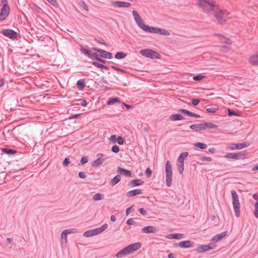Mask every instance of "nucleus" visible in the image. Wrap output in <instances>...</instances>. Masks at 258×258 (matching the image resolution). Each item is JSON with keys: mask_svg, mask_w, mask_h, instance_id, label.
<instances>
[{"mask_svg": "<svg viewBox=\"0 0 258 258\" xmlns=\"http://www.w3.org/2000/svg\"><path fill=\"white\" fill-rule=\"evenodd\" d=\"M141 244L140 242L132 243L118 251L116 254V257L117 258L124 257L125 255L137 250L141 247Z\"/></svg>", "mask_w": 258, "mask_h": 258, "instance_id": "obj_1", "label": "nucleus"}, {"mask_svg": "<svg viewBox=\"0 0 258 258\" xmlns=\"http://www.w3.org/2000/svg\"><path fill=\"white\" fill-rule=\"evenodd\" d=\"M198 4L206 13L213 12L217 9V6L214 0H198Z\"/></svg>", "mask_w": 258, "mask_h": 258, "instance_id": "obj_2", "label": "nucleus"}, {"mask_svg": "<svg viewBox=\"0 0 258 258\" xmlns=\"http://www.w3.org/2000/svg\"><path fill=\"white\" fill-rule=\"evenodd\" d=\"M132 14L134 16V20L136 22L137 25L139 26V27L142 29L144 31L149 32L151 27L147 25H146L144 23L143 20L140 16L138 12L135 10H133L132 12Z\"/></svg>", "mask_w": 258, "mask_h": 258, "instance_id": "obj_3", "label": "nucleus"}, {"mask_svg": "<svg viewBox=\"0 0 258 258\" xmlns=\"http://www.w3.org/2000/svg\"><path fill=\"white\" fill-rule=\"evenodd\" d=\"M165 172L166 175V184L167 186L170 187L172 181V170L170 162L167 160L165 163Z\"/></svg>", "mask_w": 258, "mask_h": 258, "instance_id": "obj_4", "label": "nucleus"}, {"mask_svg": "<svg viewBox=\"0 0 258 258\" xmlns=\"http://www.w3.org/2000/svg\"><path fill=\"white\" fill-rule=\"evenodd\" d=\"M213 13L217 21L221 24L225 23L228 19L229 13L226 11L219 10L217 7L216 10Z\"/></svg>", "mask_w": 258, "mask_h": 258, "instance_id": "obj_5", "label": "nucleus"}, {"mask_svg": "<svg viewBox=\"0 0 258 258\" xmlns=\"http://www.w3.org/2000/svg\"><path fill=\"white\" fill-rule=\"evenodd\" d=\"M231 196L235 214L237 217H238L240 215V203L239 202L238 196L236 192L234 190L231 191Z\"/></svg>", "mask_w": 258, "mask_h": 258, "instance_id": "obj_6", "label": "nucleus"}, {"mask_svg": "<svg viewBox=\"0 0 258 258\" xmlns=\"http://www.w3.org/2000/svg\"><path fill=\"white\" fill-rule=\"evenodd\" d=\"M140 53L145 57L154 59V58H160L161 55L152 49H143L140 51Z\"/></svg>", "mask_w": 258, "mask_h": 258, "instance_id": "obj_7", "label": "nucleus"}, {"mask_svg": "<svg viewBox=\"0 0 258 258\" xmlns=\"http://www.w3.org/2000/svg\"><path fill=\"white\" fill-rule=\"evenodd\" d=\"M1 33L4 36L9 38L10 39L14 40L17 39L18 37L17 33L12 29H2Z\"/></svg>", "mask_w": 258, "mask_h": 258, "instance_id": "obj_8", "label": "nucleus"}, {"mask_svg": "<svg viewBox=\"0 0 258 258\" xmlns=\"http://www.w3.org/2000/svg\"><path fill=\"white\" fill-rule=\"evenodd\" d=\"M10 13V8L7 4L3 5L2 11L0 13V21H2L6 19Z\"/></svg>", "mask_w": 258, "mask_h": 258, "instance_id": "obj_9", "label": "nucleus"}, {"mask_svg": "<svg viewBox=\"0 0 258 258\" xmlns=\"http://www.w3.org/2000/svg\"><path fill=\"white\" fill-rule=\"evenodd\" d=\"M149 32L154 34H159L164 36H168L170 35V33L165 29L153 27H151Z\"/></svg>", "mask_w": 258, "mask_h": 258, "instance_id": "obj_10", "label": "nucleus"}, {"mask_svg": "<svg viewBox=\"0 0 258 258\" xmlns=\"http://www.w3.org/2000/svg\"><path fill=\"white\" fill-rule=\"evenodd\" d=\"M92 49L93 50L100 53V56L103 58L108 59H111L113 58L112 53L111 52L97 48H93Z\"/></svg>", "mask_w": 258, "mask_h": 258, "instance_id": "obj_11", "label": "nucleus"}, {"mask_svg": "<svg viewBox=\"0 0 258 258\" xmlns=\"http://www.w3.org/2000/svg\"><path fill=\"white\" fill-rule=\"evenodd\" d=\"M193 245L194 242L190 240L182 241L175 244V246H179L183 248L192 247Z\"/></svg>", "mask_w": 258, "mask_h": 258, "instance_id": "obj_12", "label": "nucleus"}, {"mask_svg": "<svg viewBox=\"0 0 258 258\" xmlns=\"http://www.w3.org/2000/svg\"><path fill=\"white\" fill-rule=\"evenodd\" d=\"M108 227L107 224H104L101 227H98L96 228H94L93 229H91L92 231V233L93 236L97 235L100 233H101L103 231H104Z\"/></svg>", "mask_w": 258, "mask_h": 258, "instance_id": "obj_13", "label": "nucleus"}, {"mask_svg": "<svg viewBox=\"0 0 258 258\" xmlns=\"http://www.w3.org/2000/svg\"><path fill=\"white\" fill-rule=\"evenodd\" d=\"M241 157L242 154L241 153H228L224 156L225 158L233 160L239 159Z\"/></svg>", "mask_w": 258, "mask_h": 258, "instance_id": "obj_14", "label": "nucleus"}, {"mask_svg": "<svg viewBox=\"0 0 258 258\" xmlns=\"http://www.w3.org/2000/svg\"><path fill=\"white\" fill-rule=\"evenodd\" d=\"M97 156L98 157V159L94 160L92 163V166L93 167H98L100 165L102 164L105 161V160L104 159L102 158V157L103 156V154H101V153L98 154L97 155Z\"/></svg>", "mask_w": 258, "mask_h": 258, "instance_id": "obj_15", "label": "nucleus"}, {"mask_svg": "<svg viewBox=\"0 0 258 258\" xmlns=\"http://www.w3.org/2000/svg\"><path fill=\"white\" fill-rule=\"evenodd\" d=\"M112 5L120 8H128L131 6L130 3L122 1H113L111 2Z\"/></svg>", "mask_w": 258, "mask_h": 258, "instance_id": "obj_16", "label": "nucleus"}, {"mask_svg": "<svg viewBox=\"0 0 258 258\" xmlns=\"http://www.w3.org/2000/svg\"><path fill=\"white\" fill-rule=\"evenodd\" d=\"M178 112L182 113L184 114L187 115L190 117H194L195 118H198V117H200V115L199 114H196L195 113H193L192 112H190V111H189L186 109H180L178 110Z\"/></svg>", "mask_w": 258, "mask_h": 258, "instance_id": "obj_17", "label": "nucleus"}, {"mask_svg": "<svg viewBox=\"0 0 258 258\" xmlns=\"http://www.w3.org/2000/svg\"><path fill=\"white\" fill-rule=\"evenodd\" d=\"M117 173L122 174L126 177L132 176V173L131 171L122 168L120 167H117Z\"/></svg>", "mask_w": 258, "mask_h": 258, "instance_id": "obj_18", "label": "nucleus"}, {"mask_svg": "<svg viewBox=\"0 0 258 258\" xmlns=\"http://www.w3.org/2000/svg\"><path fill=\"white\" fill-rule=\"evenodd\" d=\"M142 193V190L139 189H135L132 190L128 191L126 192V196L128 197H132L136 195L141 194Z\"/></svg>", "mask_w": 258, "mask_h": 258, "instance_id": "obj_19", "label": "nucleus"}, {"mask_svg": "<svg viewBox=\"0 0 258 258\" xmlns=\"http://www.w3.org/2000/svg\"><path fill=\"white\" fill-rule=\"evenodd\" d=\"M142 232L146 233H155L156 232V229L155 227L152 226H148L143 227L142 229Z\"/></svg>", "mask_w": 258, "mask_h": 258, "instance_id": "obj_20", "label": "nucleus"}, {"mask_svg": "<svg viewBox=\"0 0 258 258\" xmlns=\"http://www.w3.org/2000/svg\"><path fill=\"white\" fill-rule=\"evenodd\" d=\"M67 235H68L64 231H62L61 233L60 242L62 247L63 246H66V244L68 242Z\"/></svg>", "mask_w": 258, "mask_h": 258, "instance_id": "obj_21", "label": "nucleus"}, {"mask_svg": "<svg viewBox=\"0 0 258 258\" xmlns=\"http://www.w3.org/2000/svg\"><path fill=\"white\" fill-rule=\"evenodd\" d=\"M227 148L234 150L236 149H242V143L239 144H234V143H230L228 144L227 146Z\"/></svg>", "mask_w": 258, "mask_h": 258, "instance_id": "obj_22", "label": "nucleus"}, {"mask_svg": "<svg viewBox=\"0 0 258 258\" xmlns=\"http://www.w3.org/2000/svg\"><path fill=\"white\" fill-rule=\"evenodd\" d=\"M211 247L207 245H201L197 248V251L199 253L205 252L209 250H211Z\"/></svg>", "mask_w": 258, "mask_h": 258, "instance_id": "obj_23", "label": "nucleus"}, {"mask_svg": "<svg viewBox=\"0 0 258 258\" xmlns=\"http://www.w3.org/2000/svg\"><path fill=\"white\" fill-rule=\"evenodd\" d=\"M144 183V181L141 179H136L131 180L130 182V184L132 187L141 185Z\"/></svg>", "mask_w": 258, "mask_h": 258, "instance_id": "obj_24", "label": "nucleus"}, {"mask_svg": "<svg viewBox=\"0 0 258 258\" xmlns=\"http://www.w3.org/2000/svg\"><path fill=\"white\" fill-rule=\"evenodd\" d=\"M169 119L172 121H176L183 120L184 118L181 114H174L170 116Z\"/></svg>", "mask_w": 258, "mask_h": 258, "instance_id": "obj_25", "label": "nucleus"}, {"mask_svg": "<svg viewBox=\"0 0 258 258\" xmlns=\"http://www.w3.org/2000/svg\"><path fill=\"white\" fill-rule=\"evenodd\" d=\"M248 60L251 64L258 66V54L250 56Z\"/></svg>", "mask_w": 258, "mask_h": 258, "instance_id": "obj_26", "label": "nucleus"}, {"mask_svg": "<svg viewBox=\"0 0 258 258\" xmlns=\"http://www.w3.org/2000/svg\"><path fill=\"white\" fill-rule=\"evenodd\" d=\"M228 233L227 231H224L219 234H217L215 235L212 240L218 241L221 239H222L223 237L226 236Z\"/></svg>", "mask_w": 258, "mask_h": 258, "instance_id": "obj_27", "label": "nucleus"}, {"mask_svg": "<svg viewBox=\"0 0 258 258\" xmlns=\"http://www.w3.org/2000/svg\"><path fill=\"white\" fill-rule=\"evenodd\" d=\"M189 127L196 132L203 131L202 123L200 124H195L190 125Z\"/></svg>", "mask_w": 258, "mask_h": 258, "instance_id": "obj_28", "label": "nucleus"}, {"mask_svg": "<svg viewBox=\"0 0 258 258\" xmlns=\"http://www.w3.org/2000/svg\"><path fill=\"white\" fill-rule=\"evenodd\" d=\"M203 130L206 128H214L217 127V125L212 122H204L202 123Z\"/></svg>", "mask_w": 258, "mask_h": 258, "instance_id": "obj_29", "label": "nucleus"}, {"mask_svg": "<svg viewBox=\"0 0 258 258\" xmlns=\"http://www.w3.org/2000/svg\"><path fill=\"white\" fill-rule=\"evenodd\" d=\"M120 176L119 175H117L110 181V184L112 186H113L117 184L120 181Z\"/></svg>", "mask_w": 258, "mask_h": 258, "instance_id": "obj_30", "label": "nucleus"}, {"mask_svg": "<svg viewBox=\"0 0 258 258\" xmlns=\"http://www.w3.org/2000/svg\"><path fill=\"white\" fill-rule=\"evenodd\" d=\"M183 235L181 233H173L170 234L167 236V238L170 239H179L182 238Z\"/></svg>", "mask_w": 258, "mask_h": 258, "instance_id": "obj_31", "label": "nucleus"}, {"mask_svg": "<svg viewBox=\"0 0 258 258\" xmlns=\"http://www.w3.org/2000/svg\"><path fill=\"white\" fill-rule=\"evenodd\" d=\"M188 155V153L187 152H184L181 153L178 158V162H184V160L187 157V156Z\"/></svg>", "mask_w": 258, "mask_h": 258, "instance_id": "obj_32", "label": "nucleus"}, {"mask_svg": "<svg viewBox=\"0 0 258 258\" xmlns=\"http://www.w3.org/2000/svg\"><path fill=\"white\" fill-rule=\"evenodd\" d=\"M206 108L209 113H215L218 110V108L214 105L207 106Z\"/></svg>", "mask_w": 258, "mask_h": 258, "instance_id": "obj_33", "label": "nucleus"}, {"mask_svg": "<svg viewBox=\"0 0 258 258\" xmlns=\"http://www.w3.org/2000/svg\"><path fill=\"white\" fill-rule=\"evenodd\" d=\"M218 39L221 43H225L226 44L230 43V40L221 34L218 35Z\"/></svg>", "mask_w": 258, "mask_h": 258, "instance_id": "obj_34", "label": "nucleus"}, {"mask_svg": "<svg viewBox=\"0 0 258 258\" xmlns=\"http://www.w3.org/2000/svg\"><path fill=\"white\" fill-rule=\"evenodd\" d=\"M254 148L249 149L248 150H243V159L247 158L250 155V153H253L254 152Z\"/></svg>", "mask_w": 258, "mask_h": 258, "instance_id": "obj_35", "label": "nucleus"}, {"mask_svg": "<svg viewBox=\"0 0 258 258\" xmlns=\"http://www.w3.org/2000/svg\"><path fill=\"white\" fill-rule=\"evenodd\" d=\"M127 54L126 53H124L122 51L117 52L114 56V57L116 59H122L126 56Z\"/></svg>", "mask_w": 258, "mask_h": 258, "instance_id": "obj_36", "label": "nucleus"}, {"mask_svg": "<svg viewBox=\"0 0 258 258\" xmlns=\"http://www.w3.org/2000/svg\"><path fill=\"white\" fill-rule=\"evenodd\" d=\"M104 198V195L100 193L95 194L93 196L92 199L94 201L101 200Z\"/></svg>", "mask_w": 258, "mask_h": 258, "instance_id": "obj_37", "label": "nucleus"}, {"mask_svg": "<svg viewBox=\"0 0 258 258\" xmlns=\"http://www.w3.org/2000/svg\"><path fill=\"white\" fill-rule=\"evenodd\" d=\"M195 147L198 148L200 149H206L207 148V145L203 143L198 142L194 144Z\"/></svg>", "mask_w": 258, "mask_h": 258, "instance_id": "obj_38", "label": "nucleus"}, {"mask_svg": "<svg viewBox=\"0 0 258 258\" xmlns=\"http://www.w3.org/2000/svg\"><path fill=\"white\" fill-rule=\"evenodd\" d=\"M2 151L4 153H5L6 154H8V155L13 154L16 153V151L15 150L6 148L2 149Z\"/></svg>", "mask_w": 258, "mask_h": 258, "instance_id": "obj_39", "label": "nucleus"}, {"mask_svg": "<svg viewBox=\"0 0 258 258\" xmlns=\"http://www.w3.org/2000/svg\"><path fill=\"white\" fill-rule=\"evenodd\" d=\"M77 87L80 90H82L85 87L84 82L82 80H79L77 83Z\"/></svg>", "mask_w": 258, "mask_h": 258, "instance_id": "obj_40", "label": "nucleus"}, {"mask_svg": "<svg viewBox=\"0 0 258 258\" xmlns=\"http://www.w3.org/2000/svg\"><path fill=\"white\" fill-rule=\"evenodd\" d=\"M177 167L179 173L182 174L184 171V162H178Z\"/></svg>", "mask_w": 258, "mask_h": 258, "instance_id": "obj_41", "label": "nucleus"}, {"mask_svg": "<svg viewBox=\"0 0 258 258\" xmlns=\"http://www.w3.org/2000/svg\"><path fill=\"white\" fill-rule=\"evenodd\" d=\"M117 102H119L118 99L117 98H110L107 101V104L109 105H112Z\"/></svg>", "mask_w": 258, "mask_h": 258, "instance_id": "obj_42", "label": "nucleus"}, {"mask_svg": "<svg viewBox=\"0 0 258 258\" xmlns=\"http://www.w3.org/2000/svg\"><path fill=\"white\" fill-rule=\"evenodd\" d=\"M63 231H64L68 235L70 233H76L77 232V229H68L64 230Z\"/></svg>", "mask_w": 258, "mask_h": 258, "instance_id": "obj_43", "label": "nucleus"}, {"mask_svg": "<svg viewBox=\"0 0 258 258\" xmlns=\"http://www.w3.org/2000/svg\"><path fill=\"white\" fill-rule=\"evenodd\" d=\"M110 68L114 69V70H115L116 71L120 72L122 73H124L126 72V71L124 70L120 69V68L117 67L115 66H111Z\"/></svg>", "mask_w": 258, "mask_h": 258, "instance_id": "obj_44", "label": "nucleus"}, {"mask_svg": "<svg viewBox=\"0 0 258 258\" xmlns=\"http://www.w3.org/2000/svg\"><path fill=\"white\" fill-rule=\"evenodd\" d=\"M254 215L255 218H258V202H256L254 204Z\"/></svg>", "mask_w": 258, "mask_h": 258, "instance_id": "obj_45", "label": "nucleus"}, {"mask_svg": "<svg viewBox=\"0 0 258 258\" xmlns=\"http://www.w3.org/2000/svg\"><path fill=\"white\" fill-rule=\"evenodd\" d=\"M116 141L117 143L120 145H122L124 143V140L122 137L119 136L116 139Z\"/></svg>", "mask_w": 258, "mask_h": 258, "instance_id": "obj_46", "label": "nucleus"}, {"mask_svg": "<svg viewBox=\"0 0 258 258\" xmlns=\"http://www.w3.org/2000/svg\"><path fill=\"white\" fill-rule=\"evenodd\" d=\"M109 141L111 144H115L116 142V137L115 135H111L109 138Z\"/></svg>", "mask_w": 258, "mask_h": 258, "instance_id": "obj_47", "label": "nucleus"}, {"mask_svg": "<svg viewBox=\"0 0 258 258\" xmlns=\"http://www.w3.org/2000/svg\"><path fill=\"white\" fill-rule=\"evenodd\" d=\"M204 77H205L204 76L200 74V75H197L196 76H194L193 77V80L196 81H199L202 80Z\"/></svg>", "mask_w": 258, "mask_h": 258, "instance_id": "obj_48", "label": "nucleus"}, {"mask_svg": "<svg viewBox=\"0 0 258 258\" xmlns=\"http://www.w3.org/2000/svg\"><path fill=\"white\" fill-rule=\"evenodd\" d=\"M92 64L93 66H95V67H97L98 68L101 69H103V66H104V64H103L102 63H99V62H98L97 61H93L92 62Z\"/></svg>", "mask_w": 258, "mask_h": 258, "instance_id": "obj_49", "label": "nucleus"}, {"mask_svg": "<svg viewBox=\"0 0 258 258\" xmlns=\"http://www.w3.org/2000/svg\"><path fill=\"white\" fill-rule=\"evenodd\" d=\"M92 231L91 230H87L86 231H85L84 233H83V235L85 236V237H91V236H93V234L92 233Z\"/></svg>", "mask_w": 258, "mask_h": 258, "instance_id": "obj_50", "label": "nucleus"}, {"mask_svg": "<svg viewBox=\"0 0 258 258\" xmlns=\"http://www.w3.org/2000/svg\"><path fill=\"white\" fill-rule=\"evenodd\" d=\"M212 158L211 157L203 156L200 158V160L202 161H208L210 162L212 161Z\"/></svg>", "mask_w": 258, "mask_h": 258, "instance_id": "obj_51", "label": "nucleus"}, {"mask_svg": "<svg viewBox=\"0 0 258 258\" xmlns=\"http://www.w3.org/2000/svg\"><path fill=\"white\" fill-rule=\"evenodd\" d=\"M99 56V55L97 54V53H90V54L89 56V58H92V59H95L96 60H97V58H98Z\"/></svg>", "mask_w": 258, "mask_h": 258, "instance_id": "obj_52", "label": "nucleus"}, {"mask_svg": "<svg viewBox=\"0 0 258 258\" xmlns=\"http://www.w3.org/2000/svg\"><path fill=\"white\" fill-rule=\"evenodd\" d=\"M111 151L114 152V153H117L119 151V147L117 146L114 145L111 148Z\"/></svg>", "mask_w": 258, "mask_h": 258, "instance_id": "obj_53", "label": "nucleus"}, {"mask_svg": "<svg viewBox=\"0 0 258 258\" xmlns=\"http://www.w3.org/2000/svg\"><path fill=\"white\" fill-rule=\"evenodd\" d=\"M145 175L148 177H150L152 174V170L150 168H148L145 171Z\"/></svg>", "mask_w": 258, "mask_h": 258, "instance_id": "obj_54", "label": "nucleus"}, {"mask_svg": "<svg viewBox=\"0 0 258 258\" xmlns=\"http://www.w3.org/2000/svg\"><path fill=\"white\" fill-rule=\"evenodd\" d=\"M70 163V159L68 158H66L63 161L62 165L63 166L66 167L68 166Z\"/></svg>", "mask_w": 258, "mask_h": 258, "instance_id": "obj_55", "label": "nucleus"}, {"mask_svg": "<svg viewBox=\"0 0 258 258\" xmlns=\"http://www.w3.org/2000/svg\"><path fill=\"white\" fill-rule=\"evenodd\" d=\"M80 104L82 106H86L88 104L87 101L85 99H81L80 100Z\"/></svg>", "mask_w": 258, "mask_h": 258, "instance_id": "obj_56", "label": "nucleus"}, {"mask_svg": "<svg viewBox=\"0 0 258 258\" xmlns=\"http://www.w3.org/2000/svg\"><path fill=\"white\" fill-rule=\"evenodd\" d=\"M81 51L85 54H86L87 55V56L89 57L90 54V51L87 49H83V48H81Z\"/></svg>", "mask_w": 258, "mask_h": 258, "instance_id": "obj_57", "label": "nucleus"}, {"mask_svg": "<svg viewBox=\"0 0 258 258\" xmlns=\"http://www.w3.org/2000/svg\"><path fill=\"white\" fill-rule=\"evenodd\" d=\"M88 161V157L84 156L82 157L81 159V163L82 164H85L87 163Z\"/></svg>", "mask_w": 258, "mask_h": 258, "instance_id": "obj_58", "label": "nucleus"}, {"mask_svg": "<svg viewBox=\"0 0 258 258\" xmlns=\"http://www.w3.org/2000/svg\"><path fill=\"white\" fill-rule=\"evenodd\" d=\"M138 212L141 214L143 215H147V211L144 209V208H140L138 210Z\"/></svg>", "mask_w": 258, "mask_h": 258, "instance_id": "obj_59", "label": "nucleus"}, {"mask_svg": "<svg viewBox=\"0 0 258 258\" xmlns=\"http://www.w3.org/2000/svg\"><path fill=\"white\" fill-rule=\"evenodd\" d=\"M251 144L250 141H245L243 142V149L248 147Z\"/></svg>", "mask_w": 258, "mask_h": 258, "instance_id": "obj_60", "label": "nucleus"}, {"mask_svg": "<svg viewBox=\"0 0 258 258\" xmlns=\"http://www.w3.org/2000/svg\"><path fill=\"white\" fill-rule=\"evenodd\" d=\"M200 102V100L198 99H193L191 100V102L193 105L197 106Z\"/></svg>", "mask_w": 258, "mask_h": 258, "instance_id": "obj_61", "label": "nucleus"}, {"mask_svg": "<svg viewBox=\"0 0 258 258\" xmlns=\"http://www.w3.org/2000/svg\"><path fill=\"white\" fill-rule=\"evenodd\" d=\"M126 223L128 225H133V224H134L135 223V222L134 221V219L133 218H130L129 219H128L126 221Z\"/></svg>", "mask_w": 258, "mask_h": 258, "instance_id": "obj_62", "label": "nucleus"}, {"mask_svg": "<svg viewBox=\"0 0 258 258\" xmlns=\"http://www.w3.org/2000/svg\"><path fill=\"white\" fill-rule=\"evenodd\" d=\"M228 113L229 116L236 115V112L230 109H228Z\"/></svg>", "mask_w": 258, "mask_h": 258, "instance_id": "obj_63", "label": "nucleus"}, {"mask_svg": "<svg viewBox=\"0 0 258 258\" xmlns=\"http://www.w3.org/2000/svg\"><path fill=\"white\" fill-rule=\"evenodd\" d=\"M78 176L81 178H85L86 177V174L83 172H80L78 174Z\"/></svg>", "mask_w": 258, "mask_h": 258, "instance_id": "obj_64", "label": "nucleus"}]
</instances>
